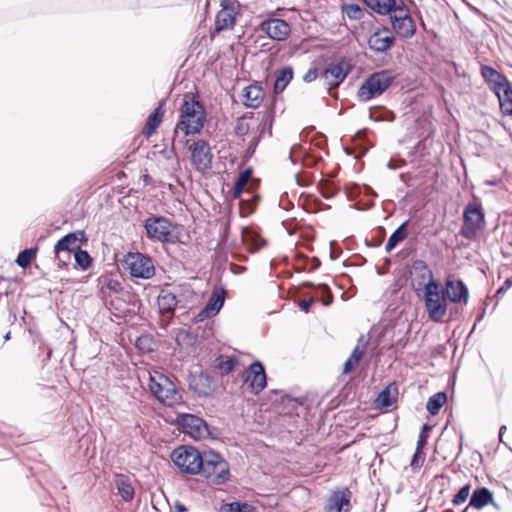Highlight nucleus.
<instances>
[{
	"label": "nucleus",
	"instance_id": "obj_1",
	"mask_svg": "<svg viewBox=\"0 0 512 512\" xmlns=\"http://www.w3.org/2000/svg\"><path fill=\"white\" fill-rule=\"evenodd\" d=\"M206 115L203 104L193 94L184 95L180 118L175 127V134L181 130L186 136L199 133L204 127Z\"/></svg>",
	"mask_w": 512,
	"mask_h": 512
},
{
	"label": "nucleus",
	"instance_id": "obj_2",
	"mask_svg": "<svg viewBox=\"0 0 512 512\" xmlns=\"http://www.w3.org/2000/svg\"><path fill=\"white\" fill-rule=\"evenodd\" d=\"M199 472L209 483L221 485L230 479V466L223 456L213 450L202 452Z\"/></svg>",
	"mask_w": 512,
	"mask_h": 512
},
{
	"label": "nucleus",
	"instance_id": "obj_3",
	"mask_svg": "<svg viewBox=\"0 0 512 512\" xmlns=\"http://www.w3.org/2000/svg\"><path fill=\"white\" fill-rule=\"evenodd\" d=\"M143 228L147 239L152 242L161 244L179 242V235L174 232L177 226L164 216L150 215L144 220Z\"/></svg>",
	"mask_w": 512,
	"mask_h": 512
},
{
	"label": "nucleus",
	"instance_id": "obj_4",
	"mask_svg": "<svg viewBox=\"0 0 512 512\" xmlns=\"http://www.w3.org/2000/svg\"><path fill=\"white\" fill-rule=\"evenodd\" d=\"M425 310L429 319L440 323L447 313V298L440 282H431L427 290L422 292Z\"/></svg>",
	"mask_w": 512,
	"mask_h": 512
},
{
	"label": "nucleus",
	"instance_id": "obj_5",
	"mask_svg": "<svg viewBox=\"0 0 512 512\" xmlns=\"http://www.w3.org/2000/svg\"><path fill=\"white\" fill-rule=\"evenodd\" d=\"M149 389L156 399L166 406L173 407L183 401L182 394L175 383L162 373L150 375Z\"/></svg>",
	"mask_w": 512,
	"mask_h": 512
},
{
	"label": "nucleus",
	"instance_id": "obj_6",
	"mask_svg": "<svg viewBox=\"0 0 512 512\" xmlns=\"http://www.w3.org/2000/svg\"><path fill=\"white\" fill-rule=\"evenodd\" d=\"M395 76L390 70H381L369 75L359 87L357 97L367 102L383 94L393 83Z\"/></svg>",
	"mask_w": 512,
	"mask_h": 512
},
{
	"label": "nucleus",
	"instance_id": "obj_7",
	"mask_svg": "<svg viewBox=\"0 0 512 512\" xmlns=\"http://www.w3.org/2000/svg\"><path fill=\"white\" fill-rule=\"evenodd\" d=\"M202 452L190 445H181L171 454L173 463L184 473L196 475L199 472Z\"/></svg>",
	"mask_w": 512,
	"mask_h": 512
},
{
	"label": "nucleus",
	"instance_id": "obj_8",
	"mask_svg": "<svg viewBox=\"0 0 512 512\" xmlns=\"http://www.w3.org/2000/svg\"><path fill=\"white\" fill-rule=\"evenodd\" d=\"M485 225V214L479 203H468L463 212V226L460 234L471 239Z\"/></svg>",
	"mask_w": 512,
	"mask_h": 512
},
{
	"label": "nucleus",
	"instance_id": "obj_9",
	"mask_svg": "<svg viewBox=\"0 0 512 512\" xmlns=\"http://www.w3.org/2000/svg\"><path fill=\"white\" fill-rule=\"evenodd\" d=\"M176 422L185 434L190 435L194 439H205L209 436L214 437L206 421L196 415L188 413L178 414Z\"/></svg>",
	"mask_w": 512,
	"mask_h": 512
},
{
	"label": "nucleus",
	"instance_id": "obj_10",
	"mask_svg": "<svg viewBox=\"0 0 512 512\" xmlns=\"http://www.w3.org/2000/svg\"><path fill=\"white\" fill-rule=\"evenodd\" d=\"M125 263L133 277L150 279L155 275L152 258L148 255L139 252L129 253Z\"/></svg>",
	"mask_w": 512,
	"mask_h": 512
},
{
	"label": "nucleus",
	"instance_id": "obj_11",
	"mask_svg": "<svg viewBox=\"0 0 512 512\" xmlns=\"http://www.w3.org/2000/svg\"><path fill=\"white\" fill-rule=\"evenodd\" d=\"M410 275L411 285L417 296H420V292L427 290L431 282H437L433 278V272L427 263L420 259L413 261Z\"/></svg>",
	"mask_w": 512,
	"mask_h": 512
},
{
	"label": "nucleus",
	"instance_id": "obj_12",
	"mask_svg": "<svg viewBox=\"0 0 512 512\" xmlns=\"http://www.w3.org/2000/svg\"><path fill=\"white\" fill-rule=\"evenodd\" d=\"M212 152L209 143L204 139H199L191 146V163L195 169L205 173L212 165Z\"/></svg>",
	"mask_w": 512,
	"mask_h": 512
},
{
	"label": "nucleus",
	"instance_id": "obj_13",
	"mask_svg": "<svg viewBox=\"0 0 512 512\" xmlns=\"http://www.w3.org/2000/svg\"><path fill=\"white\" fill-rule=\"evenodd\" d=\"M188 386L199 397H210L216 389L215 379L207 372L190 373Z\"/></svg>",
	"mask_w": 512,
	"mask_h": 512
},
{
	"label": "nucleus",
	"instance_id": "obj_14",
	"mask_svg": "<svg viewBox=\"0 0 512 512\" xmlns=\"http://www.w3.org/2000/svg\"><path fill=\"white\" fill-rule=\"evenodd\" d=\"M245 382L254 394L260 393L267 385V377L263 364L260 361L253 362L243 373Z\"/></svg>",
	"mask_w": 512,
	"mask_h": 512
},
{
	"label": "nucleus",
	"instance_id": "obj_15",
	"mask_svg": "<svg viewBox=\"0 0 512 512\" xmlns=\"http://www.w3.org/2000/svg\"><path fill=\"white\" fill-rule=\"evenodd\" d=\"M260 29L267 34L269 38L276 41L286 40L291 32L287 21L280 18H268L260 24Z\"/></svg>",
	"mask_w": 512,
	"mask_h": 512
},
{
	"label": "nucleus",
	"instance_id": "obj_16",
	"mask_svg": "<svg viewBox=\"0 0 512 512\" xmlns=\"http://www.w3.org/2000/svg\"><path fill=\"white\" fill-rule=\"evenodd\" d=\"M395 43V37L392 35L388 27L378 28L368 38V47L374 53H385Z\"/></svg>",
	"mask_w": 512,
	"mask_h": 512
},
{
	"label": "nucleus",
	"instance_id": "obj_17",
	"mask_svg": "<svg viewBox=\"0 0 512 512\" xmlns=\"http://www.w3.org/2000/svg\"><path fill=\"white\" fill-rule=\"evenodd\" d=\"M226 290L224 288L214 289L205 306L195 317L196 321H203L206 318L216 316L224 305Z\"/></svg>",
	"mask_w": 512,
	"mask_h": 512
},
{
	"label": "nucleus",
	"instance_id": "obj_18",
	"mask_svg": "<svg viewBox=\"0 0 512 512\" xmlns=\"http://www.w3.org/2000/svg\"><path fill=\"white\" fill-rule=\"evenodd\" d=\"M399 15H390L393 30L402 38H411L416 32V26L408 8L405 6L403 12Z\"/></svg>",
	"mask_w": 512,
	"mask_h": 512
},
{
	"label": "nucleus",
	"instance_id": "obj_19",
	"mask_svg": "<svg viewBox=\"0 0 512 512\" xmlns=\"http://www.w3.org/2000/svg\"><path fill=\"white\" fill-rule=\"evenodd\" d=\"M272 122L273 118L270 114L265 115V119L258 125L257 130L252 132L251 139L247 145V148L244 152L243 158L247 161L249 160L255 153L259 142L261 141L263 135L267 131L269 136L272 135Z\"/></svg>",
	"mask_w": 512,
	"mask_h": 512
},
{
	"label": "nucleus",
	"instance_id": "obj_20",
	"mask_svg": "<svg viewBox=\"0 0 512 512\" xmlns=\"http://www.w3.org/2000/svg\"><path fill=\"white\" fill-rule=\"evenodd\" d=\"M80 241L81 244L87 243V238L85 237V233L82 230H77L74 232H70L59 239L54 247V252L56 256L59 257L61 252L70 253L74 250L80 248V245L77 242Z\"/></svg>",
	"mask_w": 512,
	"mask_h": 512
},
{
	"label": "nucleus",
	"instance_id": "obj_21",
	"mask_svg": "<svg viewBox=\"0 0 512 512\" xmlns=\"http://www.w3.org/2000/svg\"><path fill=\"white\" fill-rule=\"evenodd\" d=\"M344 61L331 64L321 72V78L329 87H338L347 77L349 66L343 67Z\"/></svg>",
	"mask_w": 512,
	"mask_h": 512
},
{
	"label": "nucleus",
	"instance_id": "obj_22",
	"mask_svg": "<svg viewBox=\"0 0 512 512\" xmlns=\"http://www.w3.org/2000/svg\"><path fill=\"white\" fill-rule=\"evenodd\" d=\"M446 298L453 303H468L469 291L465 283L460 279H447L445 284Z\"/></svg>",
	"mask_w": 512,
	"mask_h": 512
},
{
	"label": "nucleus",
	"instance_id": "obj_23",
	"mask_svg": "<svg viewBox=\"0 0 512 512\" xmlns=\"http://www.w3.org/2000/svg\"><path fill=\"white\" fill-rule=\"evenodd\" d=\"M351 497L352 493L347 487L337 488L330 494L326 509L328 512H342V509L345 508V512H347L350 507Z\"/></svg>",
	"mask_w": 512,
	"mask_h": 512
},
{
	"label": "nucleus",
	"instance_id": "obj_24",
	"mask_svg": "<svg viewBox=\"0 0 512 512\" xmlns=\"http://www.w3.org/2000/svg\"><path fill=\"white\" fill-rule=\"evenodd\" d=\"M364 4L380 15H391L392 12H403L405 3L402 0H362Z\"/></svg>",
	"mask_w": 512,
	"mask_h": 512
},
{
	"label": "nucleus",
	"instance_id": "obj_25",
	"mask_svg": "<svg viewBox=\"0 0 512 512\" xmlns=\"http://www.w3.org/2000/svg\"><path fill=\"white\" fill-rule=\"evenodd\" d=\"M489 503H492L496 509H499L497 504L493 501V493L486 487H478L472 492L469 505L463 509L462 512H467L469 506L480 510Z\"/></svg>",
	"mask_w": 512,
	"mask_h": 512
},
{
	"label": "nucleus",
	"instance_id": "obj_26",
	"mask_svg": "<svg viewBox=\"0 0 512 512\" xmlns=\"http://www.w3.org/2000/svg\"><path fill=\"white\" fill-rule=\"evenodd\" d=\"M243 98L246 107L255 109L261 105L264 99V91L261 86L251 84L244 89Z\"/></svg>",
	"mask_w": 512,
	"mask_h": 512
},
{
	"label": "nucleus",
	"instance_id": "obj_27",
	"mask_svg": "<svg viewBox=\"0 0 512 512\" xmlns=\"http://www.w3.org/2000/svg\"><path fill=\"white\" fill-rule=\"evenodd\" d=\"M157 304L161 314L171 313L175 310L178 299L174 293L162 289L158 295Z\"/></svg>",
	"mask_w": 512,
	"mask_h": 512
},
{
	"label": "nucleus",
	"instance_id": "obj_28",
	"mask_svg": "<svg viewBox=\"0 0 512 512\" xmlns=\"http://www.w3.org/2000/svg\"><path fill=\"white\" fill-rule=\"evenodd\" d=\"M115 486L117 488L118 494L124 501H130L134 497V488L132 486L131 480L128 476L123 474H117L115 476Z\"/></svg>",
	"mask_w": 512,
	"mask_h": 512
},
{
	"label": "nucleus",
	"instance_id": "obj_29",
	"mask_svg": "<svg viewBox=\"0 0 512 512\" xmlns=\"http://www.w3.org/2000/svg\"><path fill=\"white\" fill-rule=\"evenodd\" d=\"M397 395V384L395 382L390 383L378 394L376 399L377 405L383 408L390 407L396 401Z\"/></svg>",
	"mask_w": 512,
	"mask_h": 512
},
{
	"label": "nucleus",
	"instance_id": "obj_30",
	"mask_svg": "<svg viewBox=\"0 0 512 512\" xmlns=\"http://www.w3.org/2000/svg\"><path fill=\"white\" fill-rule=\"evenodd\" d=\"M235 24V15L232 9L224 7L217 14L215 19L216 31L230 29Z\"/></svg>",
	"mask_w": 512,
	"mask_h": 512
},
{
	"label": "nucleus",
	"instance_id": "obj_31",
	"mask_svg": "<svg viewBox=\"0 0 512 512\" xmlns=\"http://www.w3.org/2000/svg\"><path fill=\"white\" fill-rule=\"evenodd\" d=\"M293 79V69L290 66L281 68L278 75L276 76L273 91L275 94H279L284 91L286 86Z\"/></svg>",
	"mask_w": 512,
	"mask_h": 512
},
{
	"label": "nucleus",
	"instance_id": "obj_32",
	"mask_svg": "<svg viewBox=\"0 0 512 512\" xmlns=\"http://www.w3.org/2000/svg\"><path fill=\"white\" fill-rule=\"evenodd\" d=\"M164 111L162 109V102L159 106L148 116L145 124V134L147 137L151 136L161 124Z\"/></svg>",
	"mask_w": 512,
	"mask_h": 512
},
{
	"label": "nucleus",
	"instance_id": "obj_33",
	"mask_svg": "<svg viewBox=\"0 0 512 512\" xmlns=\"http://www.w3.org/2000/svg\"><path fill=\"white\" fill-rule=\"evenodd\" d=\"M366 345L364 344L362 347L360 345H356L352 350L350 356L344 363L343 373L348 374L352 372L359 364L361 358L365 353Z\"/></svg>",
	"mask_w": 512,
	"mask_h": 512
},
{
	"label": "nucleus",
	"instance_id": "obj_34",
	"mask_svg": "<svg viewBox=\"0 0 512 512\" xmlns=\"http://www.w3.org/2000/svg\"><path fill=\"white\" fill-rule=\"evenodd\" d=\"M408 224V220L403 222L388 238L385 244L386 252L392 251L398 243L405 240L408 236L406 231V226Z\"/></svg>",
	"mask_w": 512,
	"mask_h": 512
},
{
	"label": "nucleus",
	"instance_id": "obj_35",
	"mask_svg": "<svg viewBox=\"0 0 512 512\" xmlns=\"http://www.w3.org/2000/svg\"><path fill=\"white\" fill-rule=\"evenodd\" d=\"M480 74L488 86L507 78L505 74L486 64L481 65Z\"/></svg>",
	"mask_w": 512,
	"mask_h": 512
},
{
	"label": "nucleus",
	"instance_id": "obj_36",
	"mask_svg": "<svg viewBox=\"0 0 512 512\" xmlns=\"http://www.w3.org/2000/svg\"><path fill=\"white\" fill-rule=\"evenodd\" d=\"M237 365V359L234 356L224 357L218 356L214 361V367L219 371L221 375H227L231 373Z\"/></svg>",
	"mask_w": 512,
	"mask_h": 512
},
{
	"label": "nucleus",
	"instance_id": "obj_37",
	"mask_svg": "<svg viewBox=\"0 0 512 512\" xmlns=\"http://www.w3.org/2000/svg\"><path fill=\"white\" fill-rule=\"evenodd\" d=\"M447 401V395L445 392H437L436 394L429 397L426 409L431 415H436L442 406Z\"/></svg>",
	"mask_w": 512,
	"mask_h": 512
},
{
	"label": "nucleus",
	"instance_id": "obj_38",
	"mask_svg": "<svg viewBox=\"0 0 512 512\" xmlns=\"http://www.w3.org/2000/svg\"><path fill=\"white\" fill-rule=\"evenodd\" d=\"M218 512H255V507L247 502L241 501L223 502Z\"/></svg>",
	"mask_w": 512,
	"mask_h": 512
},
{
	"label": "nucleus",
	"instance_id": "obj_39",
	"mask_svg": "<svg viewBox=\"0 0 512 512\" xmlns=\"http://www.w3.org/2000/svg\"><path fill=\"white\" fill-rule=\"evenodd\" d=\"M251 176H252V168H247L239 174V176L234 184V189H233V197L234 198H239L241 196V194L244 192L246 184H247L248 180L251 178Z\"/></svg>",
	"mask_w": 512,
	"mask_h": 512
},
{
	"label": "nucleus",
	"instance_id": "obj_40",
	"mask_svg": "<svg viewBox=\"0 0 512 512\" xmlns=\"http://www.w3.org/2000/svg\"><path fill=\"white\" fill-rule=\"evenodd\" d=\"M342 12L350 19V20H361L366 12L365 8H362L360 5L351 3V4H343Z\"/></svg>",
	"mask_w": 512,
	"mask_h": 512
},
{
	"label": "nucleus",
	"instance_id": "obj_41",
	"mask_svg": "<svg viewBox=\"0 0 512 512\" xmlns=\"http://www.w3.org/2000/svg\"><path fill=\"white\" fill-rule=\"evenodd\" d=\"M243 240L250 246L251 249L257 251L264 246L265 241L252 231H242Z\"/></svg>",
	"mask_w": 512,
	"mask_h": 512
},
{
	"label": "nucleus",
	"instance_id": "obj_42",
	"mask_svg": "<svg viewBox=\"0 0 512 512\" xmlns=\"http://www.w3.org/2000/svg\"><path fill=\"white\" fill-rule=\"evenodd\" d=\"M37 254V248H27L22 250L17 258H16V264L21 268H26L30 265L33 258L36 257Z\"/></svg>",
	"mask_w": 512,
	"mask_h": 512
},
{
	"label": "nucleus",
	"instance_id": "obj_43",
	"mask_svg": "<svg viewBox=\"0 0 512 512\" xmlns=\"http://www.w3.org/2000/svg\"><path fill=\"white\" fill-rule=\"evenodd\" d=\"M369 118L376 122H380V121L392 122L394 120V113L392 111L376 107V108L370 109Z\"/></svg>",
	"mask_w": 512,
	"mask_h": 512
},
{
	"label": "nucleus",
	"instance_id": "obj_44",
	"mask_svg": "<svg viewBox=\"0 0 512 512\" xmlns=\"http://www.w3.org/2000/svg\"><path fill=\"white\" fill-rule=\"evenodd\" d=\"M501 112L506 116H512V87L502 93L498 99Z\"/></svg>",
	"mask_w": 512,
	"mask_h": 512
},
{
	"label": "nucleus",
	"instance_id": "obj_45",
	"mask_svg": "<svg viewBox=\"0 0 512 512\" xmlns=\"http://www.w3.org/2000/svg\"><path fill=\"white\" fill-rule=\"evenodd\" d=\"M76 264L82 269L87 270L92 264V257L86 250L78 248L74 252Z\"/></svg>",
	"mask_w": 512,
	"mask_h": 512
},
{
	"label": "nucleus",
	"instance_id": "obj_46",
	"mask_svg": "<svg viewBox=\"0 0 512 512\" xmlns=\"http://www.w3.org/2000/svg\"><path fill=\"white\" fill-rule=\"evenodd\" d=\"M488 87L495 94L497 99H499L502 96V93H505L507 89L509 90L512 87V84L508 78H505L495 84L489 85Z\"/></svg>",
	"mask_w": 512,
	"mask_h": 512
},
{
	"label": "nucleus",
	"instance_id": "obj_47",
	"mask_svg": "<svg viewBox=\"0 0 512 512\" xmlns=\"http://www.w3.org/2000/svg\"><path fill=\"white\" fill-rule=\"evenodd\" d=\"M470 489L471 487L469 484H466L463 487H461L457 494L453 497L452 503L454 505H460L464 503L470 495Z\"/></svg>",
	"mask_w": 512,
	"mask_h": 512
},
{
	"label": "nucleus",
	"instance_id": "obj_48",
	"mask_svg": "<svg viewBox=\"0 0 512 512\" xmlns=\"http://www.w3.org/2000/svg\"><path fill=\"white\" fill-rule=\"evenodd\" d=\"M151 343H152V338L148 335L140 336L136 339L137 348L144 352L152 351Z\"/></svg>",
	"mask_w": 512,
	"mask_h": 512
},
{
	"label": "nucleus",
	"instance_id": "obj_49",
	"mask_svg": "<svg viewBox=\"0 0 512 512\" xmlns=\"http://www.w3.org/2000/svg\"><path fill=\"white\" fill-rule=\"evenodd\" d=\"M250 127L247 122H245L243 119H238L236 122V125L234 127V133L236 136L244 137L249 133Z\"/></svg>",
	"mask_w": 512,
	"mask_h": 512
},
{
	"label": "nucleus",
	"instance_id": "obj_50",
	"mask_svg": "<svg viewBox=\"0 0 512 512\" xmlns=\"http://www.w3.org/2000/svg\"><path fill=\"white\" fill-rule=\"evenodd\" d=\"M431 429H432V426L429 424H424L422 426V429H421V432L419 434L418 441H417L418 450L423 449L425 447V445L427 443V439H428V432Z\"/></svg>",
	"mask_w": 512,
	"mask_h": 512
},
{
	"label": "nucleus",
	"instance_id": "obj_51",
	"mask_svg": "<svg viewBox=\"0 0 512 512\" xmlns=\"http://www.w3.org/2000/svg\"><path fill=\"white\" fill-rule=\"evenodd\" d=\"M319 290L321 292V300L324 306H328L333 301L332 293L329 287L325 284L319 285Z\"/></svg>",
	"mask_w": 512,
	"mask_h": 512
},
{
	"label": "nucleus",
	"instance_id": "obj_52",
	"mask_svg": "<svg viewBox=\"0 0 512 512\" xmlns=\"http://www.w3.org/2000/svg\"><path fill=\"white\" fill-rule=\"evenodd\" d=\"M424 460H425V453L423 452V449L418 450V447L416 446V451L413 455V458L411 461V466L414 469L419 468L423 464Z\"/></svg>",
	"mask_w": 512,
	"mask_h": 512
},
{
	"label": "nucleus",
	"instance_id": "obj_53",
	"mask_svg": "<svg viewBox=\"0 0 512 512\" xmlns=\"http://www.w3.org/2000/svg\"><path fill=\"white\" fill-rule=\"evenodd\" d=\"M193 338L191 337L190 332L186 330H181L178 332L176 336V342L178 345L190 344Z\"/></svg>",
	"mask_w": 512,
	"mask_h": 512
},
{
	"label": "nucleus",
	"instance_id": "obj_54",
	"mask_svg": "<svg viewBox=\"0 0 512 512\" xmlns=\"http://www.w3.org/2000/svg\"><path fill=\"white\" fill-rule=\"evenodd\" d=\"M318 77V69L316 67H311L308 69V71L304 74L303 80L307 83H310L314 80H316Z\"/></svg>",
	"mask_w": 512,
	"mask_h": 512
},
{
	"label": "nucleus",
	"instance_id": "obj_55",
	"mask_svg": "<svg viewBox=\"0 0 512 512\" xmlns=\"http://www.w3.org/2000/svg\"><path fill=\"white\" fill-rule=\"evenodd\" d=\"M405 165L406 161L404 159H391L386 166L388 169L396 170L402 168Z\"/></svg>",
	"mask_w": 512,
	"mask_h": 512
},
{
	"label": "nucleus",
	"instance_id": "obj_56",
	"mask_svg": "<svg viewBox=\"0 0 512 512\" xmlns=\"http://www.w3.org/2000/svg\"><path fill=\"white\" fill-rule=\"evenodd\" d=\"M318 295L316 296H313L311 297L310 299H307V300H301L299 302V308L305 312H308L309 311V308L311 307V305L318 299Z\"/></svg>",
	"mask_w": 512,
	"mask_h": 512
},
{
	"label": "nucleus",
	"instance_id": "obj_57",
	"mask_svg": "<svg viewBox=\"0 0 512 512\" xmlns=\"http://www.w3.org/2000/svg\"><path fill=\"white\" fill-rule=\"evenodd\" d=\"M512 286V282L510 280V278H507L504 283L502 284V286H500L496 293H495V297H499L501 295H503L504 293L507 292L508 289H510V287Z\"/></svg>",
	"mask_w": 512,
	"mask_h": 512
},
{
	"label": "nucleus",
	"instance_id": "obj_58",
	"mask_svg": "<svg viewBox=\"0 0 512 512\" xmlns=\"http://www.w3.org/2000/svg\"><path fill=\"white\" fill-rule=\"evenodd\" d=\"M160 153L163 155V157L167 160L169 159H172L173 157H175L176 153H175V149H174V146L172 145L170 148H167L165 147L164 149H162L160 151Z\"/></svg>",
	"mask_w": 512,
	"mask_h": 512
},
{
	"label": "nucleus",
	"instance_id": "obj_59",
	"mask_svg": "<svg viewBox=\"0 0 512 512\" xmlns=\"http://www.w3.org/2000/svg\"><path fill=\"white\" fill-rule=\"evenodd\" d=\"M300 148H301L300 145H294L291 148V151H290V154H289V158L292 161V163H296V158L294 157V155H295V153H297L298 150H300Z\"/></svg>",
	"mask_w": 512,
	"mask_h": 512
},
{
	"label": "nucleus",
	"instance_id": "obj_60",
	"mask_svg": "<svg viewBox=\"0 0 512 512\" xmlns=\"http://www.w3.org/2000/svg\"><path fill=\"white\" fill-rule=\"evenodd\" d=\"M176 512H187L186 507L183 504L176 505Z\"/></svg>",
	"mask_w": 512,
	"mask_h": 512
},
{
	"label": "nucleus",
	"instance_id": "obj_61",
	"mask_svg": "<svg viewBox=\"0 0 512 512\" xmlns=\"http://www.w3.org/2000/svg\"><path fill=\"white\" fill-rule=\"evenodd\" d=\"M506 430V426L505 425H502L499 429V439L500 441H502V436H503V433L504 431Z\"/></svg>",
	"mask_w": 512,
	"mask_h": 512
},
{
	"label": "nucleus",
	"instance_id": "obj_62",
	"mask_svg": "<svg viewBox=\"0 0 512 512\" xmlns=\"http://www.w3.org/2000/svg\"><path fill=\"white\" fill-rule=\"evenodd\" d=\"M366 191H367L368 194L376 196V193L372 190V188L366 187Z\"/></svg>",
	"mask_w": 512,
	"mask_h": 512
},
{
	"label": "nucleus",
	"instance_id": "obj_63",
	"mask_svg": "<svg viewBox=\"0 0 512 512\" xmlns=\"http://www.w3.org/2000/svg\"><path fill=\"white\" fill-rule=\"evenodd\" d=\"M333 194H334V192H323V196H324L325 198H329V197H331Z\"/></svg>",
	"mask_w": 512,
	"mask_h": 512
},
{
	"label": "nucleus",
	"instance_id": "obj_64",
	"mask_svg": "<svg viewBox=\"0 0 512 512\" xmlns=\"http://www.w3.org/2000/svg\"><path fill=\"white\" fill-rule=\"evenodd\" d=\"M10 332H7L5 335H4V340L7 341L10 339Z\"/></svg>",
	"mask_w": 512,
	"mask_h": 512
}]
</instances>
